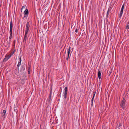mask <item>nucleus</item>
Wrapping results in <instances>:
<instances>
[{"label":"nucleus","mask_w":129,"mask_h":129,"mask_svg":"<svg viewBox=\"0 0 129 129\" xmlns=\"http://www.w3.org/2000/svg\"><path fill=\"white\" fill-rule=\"evenodd\" d=\"M126 101L125 99L123 98L122 100L121 101L120 104V106L121 108L124 110L126 107Z\"/></svg>","instance_id":"1"},{"label":"nucleus","mask_w":129,"mask_h":129,"mask_svg":"<svg viewBox=\"0 0 129 129\" xmlns=\"http://www.w3.org/2000/svg\"><path fill=\"white\" fill-rule=\"evenodd\" d=\"M12 21L11 20L10 21V37L9 39H11L12 38Z\"/></svg>","instance_id":"2"},{"label":"nucleus","mask_w":129,"mask_h":129,"mask_svg":"<svg viewBox=\"0 0 129 129\" xmlns=\"http://www.w3.org/2000/svg\"><path fill=\"white\" fill-rule=\"evenodd\" d=\"M28 32H25V34L24 35V36L23 38V42H24L25 44L26 42V40L28 39Z\"/></svg>","instance_id":"3"},{"label":"nucleus","mask_w":129,"mask_h":129,"mask_svg":"<svg viewBox=\"0 0 129 129\" xmlns=\"http://www.w3.org/2000/svg\"><path fill=\"white\" fill-rule=\"evenodd\" d=\"M30 26V23L29 22H27L26 24L25 32H28Z\"/></svg>","instance_id":"4"},{"label":"nucleus","mask_w":129,"mask_h":129,"mask_svg":"<svg viewBox=\"0 0 129 129\" xmlns=\"http://www.w3.org/2000/svg\"><path fill=\"white\" fill-rule=\"evenodd\" d=\"M124 4H123L122 6V7L121 8V9L120 11V13L119 15V17L121 18V17L122 16L123 13V10L124 9Z\"/></svg>","instance_id":"5"},{"label":"nucleus","mask_w":129,"mask_h":129,"mask_svg":"<svg viewBox=\"0 0 129 129\" xmlns=\"http://www.w3.org/2000/svg\"><path fill=\"white\" fill-rule=\"evenodd\" d=\"M25 64H23L21 66L20 69V71L21 73L25 70Z\"/></svg>","instance_id":"6"},{"label":"nucleus","mask_w":129,"mask_h":129,"mask_svg":"<svg viewBox=\"0 0 129 129\" xmlns=\"http://www.w3.org/2000/svg\"><path fill=\"white\" fill-rule=\"evenodd\" d=\"M101 72L102 71L101 69L99 68L98 71V77L99 79L101 78Z\"/></svg>","instance_id":"7"},{"label":"nucleus","mask_w":129,"mask_h":129,"mask_svg":"<svg viewBox=\"0 0 129 129\" xmlns=\"http://www.w3.org/2000/svg\"><path fill=\"white\" fill-rule=\"evenodd\" d=\"M11 57L9 56V55H6L5 58L3 59L4 61H6L8 60Z\"/></svg>","instance_id":"8"},{"label":"nucleus","mask_w":129,"mask_h":129,"mask_svg":"<svg viewBox=\"0 0 129 129\" xmlns=\"http://www.w3.org/2000/svg\"><path fill=\"white\" fill-rule=\"evenodd\" d=\"M70 49H71V47H69V49L68 50V57L66 58V60L67 61L69 58V54L70 52Z\"/></svg>","instance_id":"9"},{"label":"nucleus","mask_w":129,"mask_h":129,"mask_svg":"<svg viewBox=\"0 0 129 129\" xmlns=\"http://www.w3.org/2000/svg\"><path fill=\"white\" fill-rule=\"evenodd\" d=\"M19 61L18 62V64L17 65V67L18 69H19V68L20 66L21 65V59L20 57H19Z\"/></svg>","instance_id":"10"},{"label":"nucleus","mask_w":129,"mask_h":129,"mask_svg":"<svg viewBox=\"0 0 129 129\" xmlns=\"http://www.w3.org/2000/svg\"><path fill=\"white\" fill-rule=\"evenodd\" d=\"M31 67V65L28 64V67L27 68L28 73V74H30V69Z\"/></svg>","instance_id":"11"},{"label":"nucleus","mask_w":129,"mask_h":129,"mask_svg":"<svg viewBox=\"0 0 129 129\" xmlns=\"http://www.w3.org/2000/svg\"><path fill=\"white\" fill-rule=\"evenodd\" d=\"M110 9L109 8H108V10L107 11V13L106 14V18L107 19L108 18V15L109 14L110 12Z\"/></svg>","instance_id":"12"},{"label":"nucleus","mask_w":129,"mask_h":129,"mask_svg":"<svg viewBox=\"0 0 129 129\" xmlns=\"http://www.w3.org/2000/svg\"><path fill=\"white\" fill-rule=\"evenodd\" d=\"M24 15H27L28 14V11L27 9H26L24 12Z\"/></svg>","instance_id":"13"},{"label":"nucleus","mask_w":129,"mask_h":129,"mask_svg":"<svg viewBox=\"0 0 129 129\" xmlns=\"http://www.w3.org/2000/svg\"><path fill=\"white\" fill-rule=\"evenodd\" d=\"M51 95H49V96L47 99V101H48L49 103H50V102L51 98Z\"/></svg>","instance_id":"14"},{"label":"nucleus","mask_w":129,"mask_h":129,"mask_svg":"<svg viewBox=\"0 0 129 129\" xmlns=\"http://www.w3.org/2000/svg\"><path fill=\"white\" fill-rule=\"evenodd\" d=\"M6 112V110H3V112L1 114V116L2 117H3L5 115Z\"/></svg>","instance_id":"15"},{"label":"nucleus","mask_w":129,"mask_h":129,"mask_svg":"<svg viewBox=\"0 0 129 129\" xmlns=\"http://www.w3.org/2000/svg\"><path fill=\"white\" fill-rule=\"evenodd\" d=\"M67 93L63 92V96L65 99L67 98Z\"/></svg>","instance_id":"16"},{"label":"nucleus","mask_w":129,"mask_h":129,"mask_svg":"<svg viewBox=\"0 0 129 129\" xmlns=\"http://www.w3.org/2000/svg\"><path fill=\"white\" fill-rule=\"evenodd\" d=\"M68 92V87H66L64 90V93H67Z\"/></svg>","instance_id":"17"},{"label":"nucleus","mask_w":129,"mask_h":129,"mask_svg":"<svg viewBox=\"0 0 129 129\" xmlns=\"http://www.w3.org/2000/svg\"><path fill=\"white\" fill-rule=\"evenodd\" d=\"M10 42L8 41L7 42V44L6 46L8 47V48L9 47H10Z\"/></svg>","instance_id":"18"},{"label":"nucleus","mask_w":129,"mask_h":129,"mask_svg":"<svg viewBox=\"0 0 129 129\" xmlns=\"http://www.w3.org/2000/svg\"><path fill=\"white\" fill-rule=\"evenodd\" d=\"M113 68H112L111 69L110 68V70L109 71V76L111 74V73L113 71Z\"/></svg>","instance_id":"19"},{"label":"nucleus","mask_w":129,"mask_h":129,"mask_svg":"<svg viewBox=\"0 0 129 129\" xmlns=\"http://www.w3.org/2000/svg\"><path fill=\"white\" fill-rule=\"evenodd\" d=\"M14 51L13 52H11L8 55L11 57L14 54Z\"/></svg>","instance_id":"20"},{"label":"nucleus","mask_w":129,"mask_h":129,"mask_svg":"<svg viewBox=\"0 0 129 129\" xmlns=\"http://www.w3.org/2000/svg\"><path fill=\"white\" fill-rule=\"evenodd\" d=\"M127 25L126 26V28L127 29H129V22L128 21L127 22Z\"/></svg>","instance_id":"21"},{"label":"nucleus","mask_w":129,"mask_h":129,"mask_svg":"<svg viewBox=\"0 0 129 129\" xmlns=\"http://www.w3.org/2000/svg\"><path fill=\"white\" fill-rule=\"evenodd\" d=\"M52 88L51 87L50 88V93L49 95H52Z\"/></svg>","instance_id":"22"},{"label":"nucleus","mask_w":129,"mask_h":129,"mask_svg":"<svg viewBox=\"0 0 129 129\" xmlns=\"http://www.w3.org/2000/svg\"><path fill=\"white\" fill-rule=\"evenodd\" d=\"M15 42H16V40H14L13 42V46H15Z\"/></svg>","instance_id":"23"},{"label":"nucleus","mask_w":129,"mask_h":129,"mask_svg":"<svg viewBox=\"0 0 129 129\" xmlns=\"http://www.w3.org/2000/svg\"><path fill=\"white\" fill-rule=\"evenodd\" d=\"M93 93L94 94H93V97H92V98H94V96H95V92H93Z\"/></svg>","instance_id":"24"},{"label":"nucleus","mask_w":129,"mask_h":129,"mask_svg":"<svg viewBox=\"0 0 129 129\" xmlns=\"http://www.w3.org/2000/svg\"><path fill=\"white\" fill-rule=\"evenodd\" d=\"M93 93L94 94H93V97H92V98H94V96H95V92H93Z\"/></svg>","instance_id":"25"},{"label":"nucleus","mask_w":129,"mask_h":129,"mask_svg":"<svg viewBox=\"0 0 129 129\" xmlns=\"http://www.w3.org/2000/svg\"><path fill=\"white\" fill-rule=\"evenodd\" d=\"M25 6H23L21 8V10L24 9L25 8Z\"/></svg>","instance_id":"26"},{"label":"nucleus","mask_w":129,"mask_h":129,"mask_svg":"<svg viewBox=\"0 0 129 129\" xmlns=\"http://www.w3.org/2000/svg\"><path fill=\"white\" fill-rule=\"evenodd\" d=\"M94 98H92L91 100V103H92L93 102V101L94 100Z\"/></svg>","instance_id":"27"},{"label":"nucleus","mask_w":129,"mask_h":129,"mask_svg":"<svg viewBox=\"0 0 129 129\" xmlns=\"http://www.w3.org/2000/svg\"><path fill=\"white\" fill-rule=\"evenodd\" d=\"M78 29L77 28L75 30V32L76 33H77L78 32Z\"/></svg>","instance_id":"28"},{"label":"nucleus","mask_w":129,"mask_h":129,"mask_svg":"<svg viewBox=\"0 0 129 129\" xmlns=\"http://www.w3.org/2000/svg\"><path fill=\"white\" fill-rule=\"evenodd\" d=\"M121 126V124L120 123H119L118 127H119L120 126Z\"/></svg>","instance_id":"29"},{"label":"nucleus","mask_w":129,"mask_h":129,"mask_svg":"<svg viewBox=\"0 0 129 129\" xmlns=\"http://www.w3.org/2000/svg\"><path fill=\"white\" fill-rule=\"evenodd\" d=\"M11 41V39H9V41H8L10 42Z\"/></svg>","instance_id":"30"},{"label":"nucleus","mask_w":129,"mask_h":129,"mask_svg":"<svg viewBox=\"0 0 129 129\" xmlns=\"http://www.w3.org/2000/svg\"><path fill=\"white\" fill-rule=\"evenodd\" d=\"M93 105V103H91V107H92Z\"/></svg>","instance_id":"31"},{"label":"nucleus","mask_w":129,"mask_h":129,"mask_svg":"<svg viewBox=\"0 0 129 129\" xmlns=\"http://www.w3.org/2000/svg\"><path fill=\"white\" fill-rule=\"evenodd\" d=\"M108 71H109V70H108Z\"/></svg>","instance_id":"32"},{"label":"nucleus","mask_w":129,"mask_h":129,"mask_svg":"<svg viewBox=\"0 0 129 129\" xmlns=\"http://www.w3.org/2000/svg\"><path fill=\"white\" fill-rule=\"evenodd\" d=\"M64 53L65 54L66 53V52H65Z\"/></svg>","instance_id":"33"},{"label":"nucleus","mask_w":129,"mask_h":129,"mask_svg":"<svg viewBox=\"0 0 129 129\" xmlns=\"http://www.w3.org/2000/svg\"><path fill=\"white\" fill-rule=\"evenodd\" d=\"M102 129H103L102 128Z\"/></svg>","instance_id":"34"}]
</instances>
